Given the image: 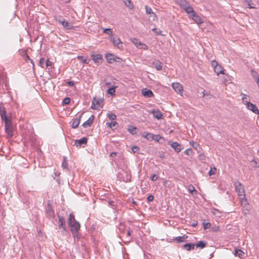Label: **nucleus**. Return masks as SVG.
Masks as SVG:
<instances>
[{
  "instance_id": "nucleus-1",
  "label": "nucleus",
  "mask_w": 259,
  "mask_h": 259,
  "mask_svg": "<svg viewBox=\"0 0 259 259\" xmlns=\"http://www.w3.org/2000/svg\"><path fill=\"white\" fill-rule=\"evenodd\" d=\"M68 226L70 228V231L73 234L77 233L80 229V224L75 220L74 215L72 213L69 214Z\"/></svg>"
},
{
  "instance_id": "nucleus-2",
  "label": "nucleus",
  "mask_w": 259,
  "mask_h": 259,
  "mask_svg": "<svg viewBox=\"0 0 259 259\" xmlns=\"http://www.w3.org/2000/svg\"><path fill=\"white\" fill-rule=\"evenodd\" d=\"M234 186L236 191L238 193V195L240 197L241 202L243 204V202L246 203V198L245 193V190L243 186L239 182H235Z\"/></svg>"
},
{
  "instance_id": "nucleus-3",
  "label": "nucleus",
  "mask_w": 259,
  "mask_h": 259,
  "mask_svg": "<svg viewBox=\"0 0 259 259\" xmlns=\"http://www.w3.org/2000/svg\"><path fill=\"white\" fill-rule=\"evenodd\" d=\"M245 99H246V95H244V97L242 98V101L246 105L247 108L252 111L254 113L259 114V110L256 106L247 101H245Z\"/></svg>"
},
{
  "instance_id": "nucleus-4",
  "label": "nucleus",
  "mask_w": 259,
  "mask_h": 259,
  "mask_svg": "<svg viewBox=\"0 0 259 259\" xmlns=\"http://www.w3.org/2000/svg\"><path fill=\"white\" fill-rule=\"evenodd\" d=\"M46 214L47 217H48L52 222H54L55 221H56L55 218V211L53 209L52 205L50 203H48L47 204V207L46 208Z\"/></svg>"
},
{
  "instance_id": "nucleus-5",
  "label": "nucleus",
  "mask_w": 259,
  "mask_h": 259,
  "mask_svg": "<svg viewBox=\"0 0 259 259\" xmlns=\"http://www.w3.org/2000/svg\"><path fill=\"white\" fill-rule=\"evenodd\" d=\"M56 21L61 24L63 27L67 29H72L73 26L71 25L68 22L66 21L64 18L61 16L58 17L56 19Z\"/></svg>"
},
{
  "instance_id": "nucleus-6",
  "label": "nucleus",
  "mask_w": 259,
  "mask_h": 259,
  "mask_svg": "<svg viewBox=\"0 0 259 259\" xmlns=\"http://www.w3.org/2000/svg\"><path fill=\"white\" fill-rule=\"evenodd\" d=\"M58 227L59 229H61V232L63 233L66 230V224L65 219L63 217L58 215Z\"/></svg>"
},
{
  "instance_id": "nucleus-7",
  "label": "nucleus",
  "mask_w": 259,
  "mask_h": 259,
  "mask_svg": "<svg viewBox=\"0 0 259 259\" xmlns=\"http://www.w3.org/2000/svg\"><path fill=\"white\" fill-rule=\"evenodd\" d=\"M168 144L175 150L177 153L180 152L183 149L182 146L177 142L169 141Z\"/></svg>"
},
{
  "instance_id": "nucleus-8",
  "label": "nucleus",
  "mask_w": 259,
  "mask_h": 259,
  "mask_svg": "<svg viewBox=\"0 0 259 259\" xmlns=\"http://www.w3.org/2000/svg\"><path fill=\"white\" fill-rule=\"evenodd\" d=\"M111 41L112 42V43L114 44L115 46H116L118 49H121L122 48V46L121 45V41L120 39V38L115 36H112L111 37Z\"/></svg>"
},
{
  "instance_id": "nucleus-9",
  "label": "nucleus",
  "mask_w": 259,
  "mask_h": 259,
  "mask_svg": "<svg viewBox=\"0 0 259 259\" xmlns=\"http://www.w3.org/2000/svg\"><path fill=\"white\" fill-rule=\"evenodd\" d=\"M102 100L100 99H96L94 97L93 99L91 108L94 110L98 109L101 106V102Z\"/></svg>"
},
{
  "instance_id": "nucleus-10",
  "label": "nucleus",
  "mask_w": 259,
  "mask_h": 259,
  "mask_svg": "<svg viewBox=\"0 0 259 259\" xmlns=\"http://www.w3.org/2000/svg\"><path fill=\"white\" fill-rule=\"evenodd\" d=\"M172 89L178 94H182L183 89L182 85L178 82H174L171 84Z\"/></svg>"
},
{
  "instance_id": "nucleus-11",
  "label": "nucleus",
  "mask_w": 259,
  "mask_h": 259,
  "mask_svg": "<svg viewBox=\"0 0 259 259\" xmlns=\"http://www.w3.org/2000/svg\"><path fill=\"white\" fill-rule=\"evenodd\" d=\"M91 57L96 63H101L103 61L102 56L101 54H95L92 53L91 54Z\"/></svg>"
},
{
  "instance_id": "nucleus-12",
  "label": "nucleus",
  "mask_w": 259,
  "mask_h": 259,
  "mask_svg": "<svg viewBox=\"0 0 259 259\" xmlns=\"http://www.w3.org/2000/svg\"><path fill=\"white\" fill-rule=\"evenodd\" d=\"M5 131L7 134L10 136H12L13 127L12 125V121L5 124Z\"/></svg>"
},
{
  "instance_id": "nucleus-13",
  "label": "nucleus",
  "mask_w": 259,
  "mask_h": 259,
  "mask_svg": "<svg viewBox=\"0 0 259 259\" xmlns=\"http://www.w3.org/2000/svg\"><path fill=\"white\" fill-rule=\"evenodd\" d=\"M145 10L146 14L149 15V17H151L153 20H155L157 19L156 14L152 11L151 8H149L147 6H145Z\"/></svg>"
},
{
  "instance_id": "nucleus-14",
  "label": "nucleus",
  "mask_w": 259,
  "mask_h": 259,
  "mask_svg": "<svg viewBox=\"0 0 259 259\" xmlns=\"http://www.w3.org/2000/svg\"><path fill=\"white\" fill-rule=\"evenodd\" d=\"M88 139L86 137H82L79 140H75V145L76 147H80L83 144H87Z\"/></svg>"
},
{
  "instance_id": "nucleus-15",
  "label": "nucleus",
  "mask_w": 259,
  "mask_h": 259,
  "mask_svg": "<svg viewBox=\"0 0 259 259\" xmlns=\"http://www.w3.org/2000/svg\"><path fill=\"white\" fill-rule=\"evenodd\" d=\"M94 119H95L94 115H91L90 117V118H89V119L88 120H87L86 121H85L82 124V126H83L84 127H87L91 126L94 121Z\"/></svg>"
},
{
  "instance_id": "nucleus-16",
  "label": "nucleus",
  "mask_w": 259,
  "mask_h": 259,
  "mask_svg": "<svg viewBox=\"0 0 259 259\" xmlns=\"http://www.w3.org/2000/svg\"><path fill=\"white\" fill-rule=\"evenodd\" d=\"M191 16L196 23L200 24L203 22L202 19L196 13H193Z\"/></svg>"
},
{
  "instance_id": "nucleus-17",
  "label": "nucleus",
  "mask_w": 259,
  "mask_h": 259,
  "mask_svg": "<svg viewBox=\"0 0 259 259\" xmlns=\"http://www.w3.org/2000/svg\"><path fill=\"white\" fill-rule=\"evenodd\" d=\"M142 94L144 96L146 97H152L154 96L153 93L150 90L147 89L142 90Z\"/></svg>"
},
{
  "instance_id": "nucleus-18",
  "label": "nucleus",
  "mask_w": 259,
  "mask_h": 259,
  "mask_svg": "<svg viewBox=\"0 0 259 259\" xmlns=\"http://www.w3.org/2000/svg\"><path fill=\"white\" fill-rule=\"evenodd\" d=\"M82 115H79L78 118H76L73 119L72 123V127L73 128H77L80 122V118L81 117Z\"/></svg>"
},
{
  "instance_id": "nucleus-19",
  "label": "nucleus",
  "mask_w": 259,
  "mask_h": 259,
  "mask_svg": "<svg viewBox=\"0 0 259 259\" xmlns=\"http://www.w3.org/2000/svg\"><path fill=\"white\" fill-rule=\"evenodd\" d=\"M153 65L157 70H161L162 68V64L159 60H155L153 62Z\"/></svg>"
},
{
  "instance_id": "nucleus-20",
  "label": "nucleus",
  "mask_w": 259,
  "mask_h": 259,
  "mask_svg": "<svg viewBox=\"0 0 259 259\" xmlns=\"http://www.w3.org/2000/svg\"><path fill=\"white\" fill-rule=\"evenodd\" d=\"M115 57L116 56L112 54H107L106 55V58L107 62L110 64L114 62V61L115 60Z\"/></svg>"
},
{
  "instance_id": "nucleus-21",
  "label": "nucleus",
  "mask_w": 259,
  "mask_h": 259,
  "mask_svg": "<svg viewBox=\"0 0 259 259\" xmlns=\"http://www.w3.org/2000/svg\"><path fill=\"white\" fill-rule=\"evenodd\" d=\"M1 116V118H2V120H4L5 124L6 123L11 121V118L6 115V111H3V112L2 113Z\"/></svg>"
},
{
  "instance_id": "nucleus-22",
  "label": "nucleus",
  "mask_w": 259,
  "mask_h": 259,
  "mask_svg": "<svg viewBox=\"0 0 259 259\" xmlns=\"http://www.w3.org/2000/svg\"><path fill=\"white\" fill-rule=\"evenodd\" d=\"M195 244L193 243H186L184 244L182 248L187 250V251H190L194 248Z\"/></svg>"
},
{
  "instance_id": "nucleus-23",
  "label": "nucleus",
  "mask_w": 259,
  "mask_h": 259,
  "mask_svg": "<svg viewBox=\"0 0 259 259\" xmlns=\"http://www.w3.org/2000/svg\"><path fill=\"white\" fill-rule=\"evenodd\" d=\"M214 71L218 75H219L220 74H224L223 68L221 65H219L214 69Z\"/></svg>"
},
{
  "instance_id": "nucleus-24",
  "label": "nucleus",
  "mask_w": 259,
  "mask_h": 259,
  "mask_svg": "<svg viewBox=\"0 0 259 259\" xmlns=\"http://www.w3.org/2000/svg\"><path fill=\"white\" fill-rule=\"evenodd\" d=\"M244 254V252L241 249H239L237 248L235 249L234 255L236 256H238L241 258Z\"/></svg>"
},
{
  "instance_id": "nucleus-25",
  "label": "nucleus",
  "mask_w": 259,
  "mask_h": 259,
  "mask_svg": "<svg viewBox=\"0 0 259 259\" xmlns=\"http://www.w3.org/2000/svg\"><path fill=\"white\" fill-rule=\"evenodd\" d=\"M153 135L154 134L151 133H147L146 132H144L143 134V136L147 140L152 141L153 140Z\"/></svg>"
},
{
  "instance_id": "nucleus-26",
  "label": "nucleus",
  "mask_w": 259,
  "mask_h": 259,
  "mask_svg": "<svg viewBox=\"0 0 259 259\" xmlns=\"http://www.w3.org/2000/svg\"><path fill=\"white\" fill-rule=\"evenodd\" d=\"M194 244L195 246H196V247H200V248L202 249L206 246L207 243L204 241H199Z\"/></svg>"
},
{
  "instance_id": "nucleus-27",
  "label": "nucleus",
  "mask_w": 259,
  "mask_h": 259,
  "mask_svg": "<svg viewBox=\"0 0 259 259\" xmlns=\"http://www.w3.org/2000/svg\"><path fill=\"white\" fill-rule=\"evenodd\" d=\"M251 76L253 77V78L254 79V80H256V81L257 80H259V74L256 71H255L253 69H251Z\"/></svg>"
},
{
  "instance_id": "nucleus-28",
  "label": "nucleus",
  "mask_w": 259,
  "mask_h": 259,
  "mask_svg": "<svg viewBox=\"0 0 259 259\" xmlns=\"http://www.w3.org/2000/svg\"><path fill=\"white\" fill-rule=\"evenodd\" d=\"M187 237H188L187 236L185 235L182 236L176 237L175 238V240H176L178 243H180V242H183L185 239L187 238Z\"/></svg>"
},
{
  "instance_id": "nucleus-29",
  "label": "nucleus",
  "mask_w": 259,
  "mask_h": 259,
  "mask_svg": "<svg viewBox=\"0 0 259 259\" xmlns=\"http://www.w3.org/2000/svg\"><path fill=\"white\" fill-rule=\"evenodd\" d=\"M184 10H185V12L187 13H188L189 14H191V15L193 13H195V12H194L193 8L192 7H191L189 5L188 6L186 7Z\"/></svg>"
},
{
  "instance_id": "nucleus-30",
  "label": "nucleus",
  "mask_w": 259,
  "mask_h": 259,
  "mask_svg": "<svg viewBox=\"0 0 259 259\" xmlns=\"http://www.w3.org/2000/svg\"><path fill=\"white\" fill-rule=\"evenodd\" d=\"M241 205L243 206V208H245V209L243 211L245 214H246L248 212L249 210V206L248 203H247V201L246 200V203L245 204L244 202H243V204L241 203Z\"/></svg>"
},
{
  "instance_id": "nucleus-31",
  "label": "nucleus",
  "mask_w": 259,
  "mask_h": 259,
  "mask_svg": "<svg viewBox=\"0 0 259 259\" xmlns=\"http://www.w3.org/2000/svg\"><path fill=\"white\" fill-rule=\"evenodd\" d=\"M116 88H117V87H112L109 88L107 90V93L111 96L115 95V89Z\"/></svg>"
},
{
  "instance_id": "nucleus-32",
  "label": "nucleus",
  "mask_w": 259,
  "mask_h": 259,
  "mask_svg": "<svg viewBox=\"0 0 259 259\" xmlns=\"http://www.w3.org/2000/svg\"><path fill=\"white\" fill-rule=\"evenodd\" d=\"M123 2L125 5L130 8L132 9L133 8L134 5L132 4L131 0H123Z\"/></svg>"
},
{
  "instance_id": "nucleus-33",
  "label": "nucleus",
  "mask_w": 259,
  "mask_h": 259,
  "mask_svg": "<svg viewBox=\"0 0 259 259\" xmlns=\"http://www.w3.org/2000/svg\"><path fill=\"white\" fill-rule=\"evenodd\" d=\"M137 130V127H134L133 126H130L128 128V131L132 134L134 135L136 134V130Z\"/></svg>"
},
{
  "instance_id": "nucleus-34",
  "label": "nucleus",
  "mask_w": 259,
  "mask_h": 259,
  "mask_svg": "<svg viewBox=\"0 0 259 259\" xmlns=\"http://www.w3.org/2000/svg\"><path fill=\"white\" fill-rule=\"evenodd\" d=\"M190 145L195 149H197L198 147H199V144L193 141L190 142Z\"/></svg>"
},
{
  "instance_id": "nucleus-35",
  "label": "nucleus",
  "mask_w": 259,
  "mask_h": 259,
  "mask_svg": "<svg viewBox=\"0 0 259 259\" xmlns=\"http://www.w3.org/2000/svg\"><path fill=\"white\" fill-rule=\"evenodd\" d=\"M154 116L158 119H159L161 118L162 114L159 111H154L153 112Z\"/></svg>"
},
{
  "instance_id": "nucleus-36",
  "label": "nucleus",
  "mask_w": 259,
  "mask_h": 259,
  "mask_svg": "<svg viewBox=\"0 0 259 259\" xmlns=\"http://www.w3.org/2000/svg\"><path fill=\"white\" fill-rule=\"evenodd\" d=\"M188 190L192 195H193L194 193H195V194L197 193V191L192 185H191L189 187Z\"/></svg>"
},
{
  "instance_id": "nucleus-37",
  "label": "nucleus",
  "mask_w": 259,
  "mask_h": 259,
  "mask_svg": "<svg viewBox=\"0 0 259 259\" xmlns=\"http://www.w3.org/2000/svg\"><path fill=\"white\" fill-rule=\"evenodd\" d=\"M131 231L130 230H128L127 231L126 237V241L127 242H130L132 239V238L131 237Z\"/></svg>"
},
{
  "instance_id": "nucleus-38",
  "label": "nucleus",
  "mask_w": 259,
  "mask_h": 259,
  "mask_svg": "<svg viewBox=\"0 0 259 259\" xmlns=\"http://www.w3.org/2000/svg\"><path fill=\"white\" fill-rule=\"evenodd\" d=\"M63 161L62 164V166L64 169H67L68 167V163L67 162L66 158L65 157H64L63 158Z\"/></svg>"
},
{
  "instance_id": "nucleus-39",
  "label": "nucleus",
  "mask_w": 259,
  "mask_h": 259,
  "mask_svg": "<svg viewBox=\"0 0 259 259\" xmlns=\"http://www.w3.org/2000/svg\"><path fill=\"white\" fill-rule=\"evenodd\" d=\"M103 32L113 36L112 30L111 28H104Z\"/></svg>"
},
{
  "instance_id": "nucleus-40",
  "label": "nucleus",
  "mask_w": 259,
  "mask_h": 259,
  "mask_svg": "<svg viewBox=\"0 0 259 259\" xmlns=\"http://www.w3.org/2000/svg\"><path fill=\"white\" fill-rule=\"evenodd\" d=\"M189 4L186 2L185 1H181L180 3V6L182 8H183L184 9H185L186 7L189 6Z\"/></svg>"
},
{
  "instance_id": "nucleus-41",
  "label": "nucleus",
  "mask_w": 259,
  "mask_h": 259,
  "mask_svg": "<svg viewBox=\"0 0 259 259\" xmlns=\"http://www.w3.org/2000/svg\"><path fill=\"white\" fill-rule=\"evenodd\" d=\"M70 98L69 97H66L63 100V102H62V104L63 105H68L70 103Z\"/></svg>"
},
{
  "instance_id": "nucleus-42",
  "label": "nucleus",
  "mask_w": 259,
  "mask_h": 259,
  "mask_svg": "<svg viewBox=\"0 0 259 259\" xmlns=\"http://www.w3.org/2000/svg\"><path fill=\"white\" fill-rule=\"evenodd\" d=\"M245 3L248 5V8L249 9H253L254 7L251 6L252 0H244Z\"/></svg>"
},
{
  "instance_id": "nucleus-43",
  "label": "nucleus",
  "mask_w": 259,
  "mask_h": 259,
  "mask_svg": "<svg viewBox=\"0 0 259 259\" xmlns=\"http://www.w3.org/2000/svg\"><path fill=\"white\" fill-rule=\"evenodd\" d=\"M184 153L187 155H193V152L192 149L189 148L184 151Z\"/></svg>"
},
{
  "instance_id": "nucleus-44",
  "label": "nucleus",
  "mask_w": 259,
  "mask_h": 259,
  "mask_svg": "<svg viewBox=\"0 0 259 259\" xmlns=\"http://www.w3.org/2000/svg\"><path fill=\"white\" fill-rule=\"evenodd\" d=\"M23 53H24V55L25 56V58H24V60L25 61V62H27L28 61L30 60V58L27 54L26 51H22Z\"/></svg>"
},
{
  "instance_id": "nucleus-45",
  "label": "nucleus",
  "mask_w": 259,
  "mask_h": 259,
  "mask_svg": "<svg viewBox=\"0 0 259 259\" xmlns=\"http://www.w3.org/2000/svg\"><path fill=\"white\" fill-rule=\"evenodd\" d=\"M159 178V176L156 174H152L151 176V180L152 181H155Z\"/></svg>"
},
{
  "instance_id": "nucleus-46",
  "label": "nucleus",
  "mask_w": 259,
  "mask_h": 259,
  "mask_svg": "<svg viewBox=\"0 0 259 259\" xmlns=\"http://www.w3.org/2000/svg\"><path fill=\"white\" fill-rule=\"evenodd\" d=\"M211 66L213 68V69H214L219 64H218V62L215 60H214L211 62Z\"/></svg>"
},
{
  "instance_id": "nucleus-47",
  "label": "nucleus",
  "mask_w": 259,
  "mask_h": 259,
  "mask_svg": "<svg viewBox=\"0 0 259 259\" xmlns=\"http://www.w3.org/2000/svg\"><path fill=\"white\" fill-rule=\"evenodd\" d=\"M162 137L159 135H153V140L156 142H158Z\"/></svg>"
},
{
  "instance_id": "nucleus-48",
  "label": "nucleus",
  "mask_w": 259,
  "mask_h": 259,
  "mask_svg": "<svg viewBox=\"0 0 259 259\" xmlns=\"http://www.w3.org/2000/svg\"><path fill=\"white\" fill-rule=\"evenodd\" d=\"M203 228L204 229H209L211 227V224L210 223H203Z\"/></svg>"
},
{
  "instance_id": "nucleus-49",
  "label": "nucleus",
  "mask_w": 259,
  "mask_h": 259,
  "mask_svg": "<svg viewBox=\"0 0 259 259\" xmlns=\"http://www.w3.org/2000/svg\"><path fill=\"white\" fill-rule=\"evenodd\" d=\"M108 117L111 120H115L116 118V116L114 113H110L108 115Z\"/></svg>"
},
{
  "instance_id": "nucleus-50",
  "label": "nucleus",
  "mask_w": 259,
  "mask_h": 259,
  "mask_svg": "<svg viewBox=\"0 0 259 259\" xmlns=\"http://www.w3.org/2000/svg\"><path fill=\"white\" fill-rule=\"evenodd\" d=\"M117 122H116V121H114V122H113V121H112V122H110V123H108V126L109 127H110L112 128V127H115V126L116 125H117Z\"/></svg>"
},
{
  "instance_id": "nucleus-51",
  "label": "nucleus",
  "mask_w": 259,
  "mask_h": 259,
  "mask_svg": "<svg viewBox=\"0 0 259 259\" xmlns=\"http://www.w3.org/2000/svg\"><path fill=\"white\" fill-rule=\"evenodd\" d=\"M132 150L134 153H137L139 150V148L138 146H134L132 147Z\"/></svg>"
},
{
  "instance_id": "nucleus-52",
  "label": "nucleus",
  "mask_w": 259,
  "mask_h": 259,
  "mask_svg": "<svg viewBox=\"0 0 259 259\" xmlns=\"http://www.w3.org/2000/svg\"><path fill=\"white\" fill-rule=\"evenodd\" d=\"M153 199H154V196L152 195H149L147 199V201L148 202L152 201L153 200Z\"/></svg>"
},
{
  "instance_id": "nucleus-53",
  "label": "nucleus",
  "mask_w": 259,
  "mask_h": 259,
  "mask_svg": "<svg viewBox=\"0 0 259 259\" xmlns=\"http://www.w3.org/2000/svg\"><path fill=\"white\" fill-rule=\"evenodd\" d=\"M44 62H45V59L41 58L39 62V66H41V67H44Z\"/></svg>"
},
{
  "instance_id": "nucleus-54",
  "label": "nucleus",
  "mask_w": 259,
  "mask_h": 259,
  "mask_svg": "<svg viewBox=\"0 0 259 259\" xmlns=\"http://www.w3.org/2000/svg\"><path fill=\"white\" fill-rule=\"evenodd\" d=\"M139 45L140 46H141L139 48L141 49H146L147 48V47L146 45L142 44L140 42H139Z\"/></svg>"
},
{
  "instance_id": "nucleus-55",
  "label": "nucleus",
  "mask_w": 259,
  "mask_h": 259,
  "mask_svg": "<svg viewBox=\"0 0 259 259\" xmlns=\"http://www.w3.org/2000/svg\"><path fill=\"white\" fill-rule=\"evenodd\" d=\"M66 84L69 87H74L75 85L74 83L72 81H67Z\"/></svg>"
},
{
  "instance_id": "nucleus-56",
  "label": "nucleus",
  "mask_w": 259,
  "mask_h": 259,
  "mask_svg": "<svg viewBox=\"0 0 259 259\" xmlns=\"http://www.w3.org/2000/svg\"><path fill=\"white\" fill-rule=\"evenodd\" d=\"M152 30L154 31L156 34L158 35L161 32V31L159 29H157L156 28H153Z\"/></svg>"
},
{
  "instance_id": "nucleus-57",
  "label": "nucleus",
  "mask_w": 259,
  "mask_h": 259,
  "mask_svg": "<svg viewBox=\"0 0 259 259\" xmlns=\"http://www.w3.org/2000/svg\"><path fill=\"white\" fill-rule=\"evenodd\" d=\"M108 203L109 205H110L111 207H114L116 205L115 202L111 200H109L108 201Z\"/></svg>"
},
{
  "instance_id": "nucleus-58",
  "label": "nucleus",
  "mask_w": 259,
  "mask_h": 259,
  "mask_svg": "<svg viewBox=\"0 0 259 259\" xmlns=\"http://www.w3.org/2000/svg\"><path fill=\"white\" fill-rule=\"evenodd\" d=\"M52 65V62L50 61L49 59H47L46 62V65L48 67Z\"/></svg>"
},
{
  "instance_id": "nucleus-59",
  "label": "nucleus",
  "mask_w": 259,
  "mask_h": 259,
  "mask_svg": "<svg viewBox=\"0 0 259 259\" xmlns=\"http://www.w3.org/2000/svg\"><path fill=\"white\" fill-rule=\"evenodd\" d=\"M133 42L134 44H135L138 47H139V45H138V43H139V40L137 38H134L133 40Z\"/></svg>"
},
{
  "instance_id": "nucleus-60",
  "label": "nucleus",
  "mask_w": 259,
  "mask_h": 259,
  "mask_svg": "<svg viewBox=\"0 0 259 259\" xmlns=\"http://www.w3.org/2000/svg\"><path fill=\"white\" fill-rule=\"evenodd\" d=\"M115 59V60L114 61V62H121V61H122V59L121 58L117 57L116 56Z\"/></svg>"
},
{
  "instance_id": "nucleus-61",
  "label": "nucleus",
  "mask_w": 259,
  "mask_h": 259,
  "mask_svg": "<svg viewBox=\"0 0 259 259\" xmlns=\"http://www.w3.org/2000/svg\"><path fill=\"white\" fill-rule=\"evenodd\" d=\"M3 111H5V107L3 106H0V113H1V114H2V113L3 112Z\"/></svg>"
},
{
  "instance_id": "nucleus-62",
  "label": "nucleus",
  "mask_w": 259,
  "mask_h": 259,
  "mask_svg": "<svg viewBox=\"0 0 259 259\" xmlns=\"http://www.w3.org/2000/svg\"><path fill=\"white\" fill-rule=\"evenodd\" d=\"M116 155H117V153H116V152H112L110 154V156L112 157H114L115 156H116Z\"/></svg>"
},
{
  "instance_id": "nucleus-63",
  "label": "nucleus",
  "mask_w": 259,
  "mask_h": 259,
  "mask_svg": "<svg viewBox=\"0 0 259 259\" xmlns=\"http://www.w3.org/2000/svg\"><path fill=\"white\" fill-rule=\"evenodd\" d=\"M29 61L32 64L33 68H34V61H33V60L30 59V60H29Z\"/></svg>"
},
{
  "instance_id": "nucleus-64",
  "label": "nucleus",
  "mask_w": 259,
  "mask_h": 259,
  "mask_svg": "<svg viewBox=\"0 0 259 259\" xmlns=\"http://www.w3.org/2000/svg\"><path fill=\"white\" fill-rule=\"evenodd\" d=\"M83 63L84 64L88 63V60L87 59H84V60H83Z\"/></svg>"
}]
</instances>
